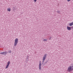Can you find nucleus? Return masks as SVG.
<instances>
[{
  "label": "nucleus",
  "instance_id": "0eeeda50",
  "mask_svg": "<svg viewBox=\"0 0 73 73\" xmlns=\"http://www.w3.org/2000/svg\"><path fill=\"white\" fill-rule=\"evenodd\" d=\"M67 29L68 30H70L71 29V28H70V27H67Z\"/></svg>",
  "mask_w": 73,
  "mask_h": 73
},
{
  "label": "nucleus",
  "instance_id": "f8f14e48",
  "mask_svg": "<svg viewBox=\"0 0 73 73\" xmlns=\"http://www.w3.org/2000/svg\"><path fill=\"white\" fill-rule=\"evenodd\" d=\"M9 53H11V51L10 50V51H9Z\"/></svg>",
  "mask_w": 73,
  "mask_h": 73
},
{
  "label": "nucleus",
  "instance_id": "6e6552de",
  "mask_svg": "<svg viewBox=\"0 0 73 73\" xmlns=\"http://www.w3.org/2000/svg\"><path fill=\"white\" fill-rule=\"evenodd\" d=\"M7 10V11H9V12H10V11H11V9L10 8H8Z\"/></svg>",
  "mask_w": 73,
  "mask_h": 73
},
{
  "label": "nucleus",
  "instance_id": "f257e3e1",
  "mask_svg": "<svg viewBox=\"0 0 73 73\" xmlns=\"http://www.w3.org/2000/svg\"><path fill=\"white\" fill-rule=\"evenodd\" d=\"M73 70V66H71L69 67L67 70L68 72H71Z\"/></svg>",
  "mask_w": 73,
  "mask_h": 73
},
{
  "label": "nucleus",
  "instance_id": "1a4fd4ad",
  "mask_svg": "<svg viewBox=\"0 0 73 73\" xmlns=\"http://www.w3.org/2000/svg\"><path fill=\"white\" fill-rule=\"evenodd\" d=\"M9 64H10V62L9 61L7 63V65L9 66Z\"/></svg>",
  "mask_w": 73,
  "mask_h": 73
},
{
  "label": "nucleus",
  "instance_id": "39448f33",
  "mask_svg": "<svg viewBox=\"0 0 73 73\" xmlns=\"http://www.w3.org/2000/svg\"><path fill=\"white\" fill-rule=\"evenodd\" d=\"M41 61H40L39 65V69L40 70L41 69Z\"/></svg>",
  "mask_w": 73,
  "mask_h": 73
},
{
  "label": "nucleus",
  "instance_id": "9b49d317",
  "mask_svg": "<svg viewBox=\"0 0 73 73\" xmlns=\"http://www.w3.org/2000/svg\"><path fill=\"white\" fill-rule=\"evenodd\" d=\"M44 41H47V40L46 39H44L43 40Z\"/></svg>",
  "mask_w": 73,
  "mask_h": 73
},
{
  "label": "nucleus",
  "instance_id": "423d86ee",
  "mask_svg": "<svg viewBox=\"0 0 73 73\" xmlns=\"http://www.w3.org/2000/svg\"><path fill=\"white\" fill-rule=\"evenodd\" d=\"M69 25L70 26H72V25H73V22L70 23Z\"/></svg>",
  "mask_w": 73,
  "mask_h": 73
},
{
  "label": "nucleus",
  "instance_id": "4468645a",
  "mask_svg": "<svg viewBox=\"0 0 73 73\" xmlns=\"http://www.w3.org/2000/svg\"><path fill=\"white\" fill-rule=\"evenodd\" d=\"M58 13H60V11H58Z\"/></svg>",
  "mask_w": 73,
  "mask_h": 73
},
{
  "label": "nucleus",
  "instance_id": "2eb2a0df",
  "mask_svg": "<svg viewBox=\"0 0 73 73\" xmlns=\"http://www.w3.org/2000/svg\"><path fill=\"white\" fill-rule=\"evenodd\" d=\"M67 1H70V0H67Z\"/></svg>",
  "mask_w": 73,
  "mask_h": 73
},
{
  "label": "nucleus",
  "instance_id": "9d476101",
  "mask_svg": "<svg viewBox=\"0 0 73 73\" xmlns=\"http://www.w3.org/2000/svg\"><path fill=\"white\" fill-rule=\"evenodd\" d=\"M9 66V65H7L6 67V69H7V68H8V67Z\"/></svg>",
  "mask_w": 73,
  "mask_h": 73
},
{
  "label": "nucleus",
  "instance_id": "20e7f679",
  "mask_svg": "<svg viewBox=\"0 0 73 73\" xmlns=\"http://www.w3.org/2000/svg\"><path fill=\"white\" fill-rule=\"evenodd\" d=\"M1 54H4V55H6L7 54V52H1Z\"/></svg>",
  "mask_w": 73,
  "mask_h": 73
},
{
  "label": "nucleus",
  "instance_id": "f03ea898",
  "mask_svg": "<svg viewBox=\"0 0 73 73\" xmlns=\"http://www.w3.org/2000/svg\"><path fill=\"white\" fill-rule=\"evenodd\" d=\"M19 40H18V38H16L15 40V42L14 43V46H16L17 44V43H18V41Z\"/></svg>",
  "mask_w": 73,
  "mask_h": 73
},
{
  "label": "nucleus",
  "instance_id": "ddd939ff",
  "mask_svg": "<svg viewBox=\"0 0 73 73\" xmlns=\"http://www.w3.org/2000/svg\"><path fill=\"white\" fill-rule=\"evenodd\" d=\"M34 0L35 2H36V1H37V0Z\"/></svg>",
  "mask_w": 73,
  "mask_h": 73
},
{
  "label": "nucleus",
  "instance_id": "7ed1b4c3",
  "mask_svg": "<svg viewBox=\"0 0 73 73\" xmlns=\"http://www.w3.org/2000/svg\"><path fill=\"white\" fill-rule=\"evenodd\" d=\"M46 54H45L44 56L43 57V62H44V60H45V58H46Z\"/></svg>",
  "mask_w": 73,
  "mask_h": 73
}]
</instances>
